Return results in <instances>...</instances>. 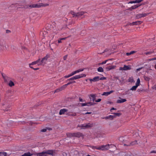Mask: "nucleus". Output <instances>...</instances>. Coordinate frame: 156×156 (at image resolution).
<instances>
[{
	"label": "nucleus",
	"mask_w": 156,
	"mask_h": 156,
	"mask_svg": "<svg viewBox=\"0 0 156 156\" xmlns=\"http://www.w3.org/2000/svg\"><path fill=\"white\" fill-rule=\"evenodd\" d=\"M140 5H134L133 6H132V8H133V9H136V8H137L139 6H140Z\"/></svg>",
	"instance_id": "37998d69"
},
{
	"label": "nucleus",
	"mask_w": 156,
	"mask_h": 156,
	"mask_svg": "<svg viewBox=\"0 0 156 156\" xmlns=\"http://www.w3.org/2000/svg\"><path fill=\"white\" fill-rule=\"evenodd\" d=\"M151 68V66L150 67H149V68L147 70V71L146 72L147 73H148L149 72V71L150 70H152V69Z\"/></svg>",
	"instance_id": "8fccbe9b"
},
{
	"label": "nucleus",
	"mask_w": 156,
	"mask_h": 156,
	"mask_svg": "<svg viewBox=\"0 0 156 156\" xmlns=\"http://www.w3.org/2000/svg\"><path fill=\"white\" fill-rule=\"evenodd\" d=\"M67 38L66 37H64V38H60V40L62 41L63 40H65Z\"/></svg>",
	"instance_id": "69168bd1"
},
{
	"label": "nucleus",
	"mask_w": 156,
	"mask_h": 156,
	"mask_svg": "<svg viewBox=\"0 0 156 156\" xmlns=\"http://www.w3.org/2000/svg\"><path fill=\"white\" fill-rule=\"evenodd\" d=\"M135 1L136 3H139L143 1V0H136Z\"/></svg>",
	"instance_id": "09e8293b"
},
{
	"label": "nucleus",
	"mask_w": 156,
	"mask_h": 156,
	"mask_svg": "<svg viewBox=\"0 0 156 156\" xmlns=\"http://www.w3.org/2000/svg\"><path fill=\"white\" fill-rule=\"evenodd\" d=\"M67 55H66L64 56L63 57V59L64 60H66L67 58Z\"/></svg>",
	"instance_id": "bf43d9fd"
},
{
	"label": "nucleus",
	"mask_w": 156,
	"mask_h": 156,
	"mask_svg": "<svg viewBox=\"0 0 156 156\" xmlns=\"http://www.w3.org/2000/svg\"><path fill=\"white\" fill-rule=\"evenodd\" d=\"M83 69H79L78 70H76L75 71L76 73H79V72L83 71Z\"/></svg>",
	"instance_id": "49530a36"
},
{
	"label": "nucleus",
	"mask_w": 156,
	"mask_h": 156,
	"mask_svg": "<svg viewBox=\"0 0 156 156\" xmlns=\"http://www.w3.org/2000/svg\"><path fill=\"white\" fill-rule=\"evenodd\" d=\"M136 3L135 1H131L130 2H128V4H130V3L132 4V3Z\"/></svg>",
	"instance_id": "603ef678"
},
{
	"label": "nucleus",
	"mask_w": 156,
	"mask_h": 156,
	"mask_svg": "<svg viewBox=\"0 0 156 156\" xmlns=\"http://www.w3.org/2000/svg\"><path fill=\"white\" fill-rule=\"evenodd\" d=\"M98 71L99 72H103L104 71L103 68L101 67H100L98 69Z\"/></svg>",
	"instance_id": "72a5a7b5"
},
{
	"label": "nucleus",
	"mask_w": 156,
	"mask_h": 156,
	"mask_svg": "<svg viewBox=\"0 0 156 156\" xmlns=\"http://www.w3.org/2000/svg\"><path fill=\"white\" fill-rule=\"evenodd\" d=\"M120 99L118 100L116 102L118 103H122L126 101V100L125 99H122L120 97L119 98Z\"/></svg>",
	"instance_id": "2eb2a0df"
},
{
	"label": "nucleus",
	"mask_w": 156,
	"mask_h": 156,
	"mask_svg": "<svg viewBox=\"0 0 156 156\" xmlns=\"http://www.w3.org/2000/svg\"><path fill=\"white\" fill-rule=\"evenodd\" d=\"M101 101V99L99 98V99H98L97 100H95V102H98Z\"/></svg>",
	"instance_id": "13d9d810"
},
{
	"label": "nucleus",
	"mask_w": 156,
	"mask_h": 156,
	"mask_svg": "<svg viewBox=\"0 0 156 156\" xmlns=\"http://www.w3.org/2000/svg\"><path fill=\"white\" fill-rule=\"evenodd\" d=\"M151 125V122H148L147 124V126H149V127H150Z\"/></svg>",
	"instance_id": "0e129e2a"
},
{
	"label": "nucleus",
	"mask_w": 156,
	"mask_h": 156,
	"mask_svg": "<svg viewBox=\"0 0 156 156\" xmlns=\"http://www.w3.org/2000/svg\"><path fill=\"white\" fill-rule=\"evenodd\" d=\"M113 59L112 58H111V59H108V60H105L102 63H101V64H106L107 63V62L109 61H110L111 60H113Z\"/></svg>",
	"instance_id": "f704fd0d"
},
{
	"label": "nucleus",
	"mask_w": 156,
	"mask_h": 156,
	"mask_svg": "<svg viewBox=\"0 0 156 156\" xmlns=\"http://www.w3.org/2000/svg\"><path fill=\"white\" fill-rule=\"evenodd\" d=\"M131 83H134L135 82L134 80L133 77L129 78L128 80Z\"/></svg>",
	"instance_id": "4c0bfd02"
},
{
	"label": "nucleus",
	"mask_w": 156,
	"mask_h": 156,
	"mask_svg": "<svg viewBox=\"0 0 156 156\" xmlns=\"http://www.w3.org/2000/svg\"><path fill=\"white\" fill-rule=\"evenodd\" d=\"M70 83H68L67 84H65L58 89H57L55 90V92H58L60 91H62V90L65 89L68 85H69Z\"/></svg>",
	"instance_id": "423d86ee"
},
{
	"label": "nucleus",
	"mask_w": 156,
	"mask_h": 156,
	"mask_svg": "<svg viewBox=\"0 0 156 156\" xmlns=\"http://www.w3.org/2000/svg\"><path fill=\"white\" fill-rule=\"evenodd\" d=\"M33 8H39L41 7H45L49 5L48 4L41 3L40 4H32Z\"/></svg>",
	"instance_id": "7ed1b4c3"
},
{
	"label": "nucleus",
	"mask_w": 156,
	"mask_h": 156,
	"mask_svg": "<svg viewBox=\"0 0 156 156\" xmlns=\"http://www.w3.org/2000/svg\"><path fill=\"white\" fill-rule=\"evenodd\" d=\"M144 79L147 81H149V80H150V78L149 77H148L147 76H144Z\"/></svg>",
	"instance_id": "a19ab883"
},
{
	"label": "nucleus",
	"mask_w": 156,
	"mask_h": 156,
	"mask_svg": "<svg viewBox=\"0 0 156 156\" xmlns=\"http://www.w3.org/2000/svg\"><path fill=\"white\" fill-rule=\"evenodd\" d=\"M4 46L3 43L2 42H0V51L2 50L4 48Z\"/></svg>",
	"instance_id": "7c9ffc66"
},
{
	"label": "nucleus",
	"mask_w": 156,
	"mask_h": 156,
	"mask_svg": "<svg viewBox=\"0 0 156 156\" xmlns=\"http://www.w3.org/2000/svg\"><path fill=\"white\" fill-rule=\"evenodd\" d=\"M68 109L65 108H63V109H61L60 110L59 114L60 115H62V114H65V112L68 111Z\"/></svg>",
	"instance_id": "dca6fc26"
},
{
	"label": "nucleus",
	"mask_w": 156,
	"mask_h": 156,
	"mask_svg": "<svg viewBox=\"0 0 156 156\" xmlns=\"http://www.w3.org/2000/svg\"><path fill=\"white\" fill-rule=\"evenodd\" d=\"M33 154H31L30 152H28L25 153L22 156H31Z\"/></svg>",
	"instance_id": "393cba45"
},
{
	"label": "nucleus",
	"mask_w": 156,
	"mask_h": 156,
	"mask_svg": "<svg viewBox=\"0 0 156 156\" xmlns=\"http://www.w3.org/2000/svg\"><path fill=\"white\" fill-rule=\"evenodd\" d=\"M50 57L49 54H47L43 58L41 61L40 63L38 65L44 66L45 64L48 59Z\"/></svg>",
	"instance_id": "f03ea898"
},
{
	"label": "nucleus",
	"mask_w": 156,
	"mask_h": 156,
	"mask_svg": "<svg viewBox=\"0 0 156 156\" xmlns=\"http://www.w3.org/2000/svg\"><path fill=\"white\" fill-rule=\"evenodd\" d=\"M71 136L76 137H80V136L83 137V134L80 132H78L76 133H73L71 134Z\"/></svg>",
	"instance_id": "9d476101"
},
{
	"label": "nucleus",
	"mask_w": 156,
	"mask_h": 156,
	"mask_svg": "<svg viewBox=\"0 0 156 156\" xmlns=\"http://www.w3.org/2000/svg\"><path fill=\"white\" fill-rule=\"evenodd\" d=\"M37 63V62L36 61L33 62L32 63H30L29 65V66H31V65H33L34 64H36Z\"/></svg>",
	"instance_id": "a18cd8bd"
},
{
	"label": "nucleus",
	"mask_w": 156,
	"mask_h": 156,
	"mask_svg": "<svg viewBox=\"0 0 156 156\" xmlns=\"http://www.w3.org/2000/svg\"><path fill=\"white\" fill-rule=\"evenodd\" d=\"M153 89L156 90V85H155L153 87Z\"/></svg>",
	"instance_id": "774afa93"
},
{
	"label": "nucleus",
	"mask_w": 156,
	"mask_h": 156,
	"mask_svg": "<svg viewBox=\"0 0 156 156\" xmlns=\"http://www.w3.org/2000/svg\"><path fill=\"white\" fill-rule=\"evenodd\" d=\"M93 124H91L90 123H88L87 124H82L79 126L81 127V128H82L83 127H84L85 128H88L93 127Z\"/></svg>",
	"instance_id": "39448f33"
},
{
	"label": "nucleus",
	"mask_w": 156,
	"mask_h": 156,
	"mask_svg": "<svg viewBox=\"0 0 156 156\" xmlns=\"http://www.w3.org/2000/svg\"><path fill=\"white\" fill-rule=\"evenodd\" d=\"M151 13H141V14H137L136 16V19H139L140 18H141V17H145L147 15H148V14H150Z\"/></svg>",
	"instance_id": "0eeeda50"
},
{
	"label": "nucleus",
	"mask_w": 156,
	"mask_h": 156,
	"mask_svg": "<svg viewBox=\"0 0 156 156\" xmlns=\"http://www.w3.org/2000/svg\"><path fill=\"white\" fill-rule=\"evenodd\" d=\"M110 145L108 144L105 145H102L100 146V148H98L99 150H105L108 149L110 148Z\"/></svg>",
	"instance_id": "6e6552de"
},
{
	"label": "nucleus",
	"mask_w": 156,
	"mask_h": 156,
	"mask_svg": "<svg viewBox=\"0 0 156 156\" xmlns=\"http://www.w3.org/2000/svg\"><path fill=\"white\" fill-rule=\"evenodd\" d=\"M89 80L90 82H96L98 81L99 80V77L97 76L95 77L93 79H90Z\"/></svg>",
	"instance_id": "ddd939ff"
},
{
	"label": "nucleus",
	"mask_w": 156,
	"mask_h": 156,
	"mask_svg": "<svg viewBox=\"0 0 156 156\" xmlns=\"http://www.w3.org/2000/svg\"><path fill=\"white\" fill-rule=\"evenodd\" d=\"M116 67L115 66H110L109 67H106L105 69L107 71H109L110 70L114 69Z\"/></svg>",
	"instance_id": "a211bd4d"
},
{
	"label": "nucleus",
	"mask_w": 156,
	"mask_h": 156,
	"mask_svg": "<svg viewBox=\"0 0 156 156\" xmlns=\"http://www.w3.org/2000/svg\"><path fill=\"white\" fill-rule=\"evenodd\" d=\"M81 106H85L87 105V103H81Z\"/></svg>",
	"instance_id": "864d4df0"
},
{
	"label": "nucleus",
	"mask_w": 156,
	"mask_h": 156,
	"mask_svg": "<svg viewBox=\"0 0 156 156\" xmlns=\"http://www.w3.org/2000/svg\"><path fill=\"white\" fill-rule=\"evenodd\" d=\"M45 153L46 154H48L51 155H53L54 151L53 150H50L45 151Z\"/></svg>",
	"instance_id": "f3484780"
},
{
	"label": "nucleus",
	"mask_w": 156,
	"mask_h": 156,
	"mask_svg": "<svg viewBox=\"0 0 156 156\" xmlns=\"http://www.w3.org/2000/svg\"><path fill=\"white\" fill-rule=\"evenodd\" d=\"M114 118L113 115H110L108 116H107L105 117V118L106 119H109L110 120H112Z\"/></svg>",
	"instance_id": "412c9836"
},
{
	"label": "nucleus",
	"mask_w": 156,
	"mask_h": 156,
	"mask_svg": "<svg viewBox=\"0 0 156 156\" xmlns=\"http://www.w3.org/2000/svg\"><path fill=\"white\" fill-rule=\"evenodd\" d=\"M86 75L84 74H81V75H77L76 76H73L70 79H68L67 81H70V80H76L80 78H81L82 77H83V76H85Z\"/></svg>",
	"instance_id": "20e7f679"
},
{
	"label": "nucleus",
	"mask_w": 156,
	"mask_h": 156,
	"mask_svg": "<svg viewBox=\"0 0 156 156\" xmlns=\"http://www.w3.org/2000/svg\"><path fill=\"white\" fill-rule=\"evenodd\" d=\"M19 2H15V3H12L11 5H10L9 7H13V6H15L17 8V6H19Z\"/></svg>",
	"instance_id": "aec40b11"
},
{
	"label": "nucleus",
	"mask_w": 156,
	"mask_h": 156,
	"mask_svg": "<svg viewBox=\"0 0 156 156\" xmlns=\"http://www.w3.org/2000/svg\"><path fill=\"white\" fill-rule=\"evenodd\" d=\"M70 76H71L70 75V74H69V75H67V76H64V77L65 78H68L69 77H70Z\"/></svg>",
	"instance_id": "052dcab7"
},
{
	"label": "nucleus",
	"mask_w": 156,
	"mask_h": 156,
	"mask_svg": "<svg viewBox=\"0 0 156 156\" xmlns=\"http://www.w3.org/2000/svg\"><path fill=\"white\" fill-rule=\"evenodd\" d=\"M90 147H91L93 149H96L97 150H99V149L98 148H100V147H97L96 146H90Z\"/></svg>",
	"instance_id": "79ce46f5"
},
{
	"label": "nucleus",
	"mask_w": 156,
	"mask_h": 156,
	"mask_svg": "<svg viewBox=\"0 0 156 156\" xmlns=\"http://www.w3.org/2000/svg\"><path fill=\"white\" fill-rule=\"evenodd\" d=\"M124 70H130L131 69V68L130 67V66H126V65H124Z\"/></svg>",
	"instance_id": "4be33fe9"
},
{
	"label": "nucleus",
	"mask_w": 156,
	"mask_h": 156,
	"mask_svg": "<svg viewBox=\"0 0 156 156\" xmlns=\"http://www.w3.org/2000/svg\"><path fill=\"white\" fill-rule=\"evenodd\" d=\"M8 85L10 87H12L14 85V84L12 81L11 80H10Z\"/></svg>",
	"instance_id": "c756f323"
},
{
	"label": "nucleus",
	"mask_w": 156,
	"mask_h": 156,
	"mask_svg": "<svg viewBox=\"0 0 156 156\" xmlns=\"http://www.w3.org/2000/svg\"><path fill=\"white\" fill-rule=\"evenodd\" d=\"M48 33V32L47 31H45V30H43L41 32V34L44 36L46 35Z\"/></svg>",
	"instance_id": "a878e982"
},
{
	"label": "nucleus",
	"mask_w": 156,
	"mask_h": 156,
	"mask_svg": "<svg viewBox=\"0 0 156 156\" xmlns=\"http://www.w3.org/2000/svg\"><path fill=\"white\" fill-rule=\"evenodd\" d=\"M27 4L26 3L23 2L21 5H20V6L17 7L16 9L17 10L20 9H27Z\"/></svg>",
	"instance_id": "1a4fd4ad"
},
{
	"label": "nucleus",
	"mask_w": 156,
	"mask_h": 156,
	"mask_svg": "<svg viewBox=\"0 0 156 156\" xmlns=\"http://www.w3.org/2000/svg\"><path fill=\"white\" fill-rule=\"evenodd\" d=\"M29 66L30 68L34 69L35 70H38L39 69V68H34L33 66Z\"/></svg>",
	"instance_id": "de8ad7c7"
},
{
	"label": "nucleus",
	"mask_w": 156,
	"mask_h": 156,
	"mask_svg": "<svg viewBox=\"0 0 156 156\" xmlns=\"http://www.w3.org/2000/svg\"><path fill=\"white\" fill-rule=\"evenodd\" d=\"M90 96L92 98H91L90 97V101H94L96 99V95L95 94H90Z\"/></svg>",
	"instance_id": "4468645a"
},
{
	"label": "nucleus",
	"mask_w": 156,
	"mask_h": 156,
	"mask_svg": "<svg viewBox=\"0 0 156 156\" xmlns=\"http://www.w3.org/2000/svg\"><path fill=\"white\" fill-rule=\"evenodd\" d=\"M112 114L113 115L114 118H115L117 116H120L122 115V114L120 113H112Z\"/></svg>",
	"instance_id": "b1692460"
},
{
	"label": "nucleus",
	"mask_w": 156,
	"mask_h": 156,
	"mask_svg": "<svg viewBox=\"0 0 156 156\" xmlns=\"http://www.w3.org/2000/svg\"><path fill=\"white\" fill-rule=\"evenodd\" d=\"M106 79V78L105 77H101V78H99V80H103Z\"/></svg>",
	"instance_id": "5fc2aeb1"
},
{
	"label": "nucleus",
	"mask_w": 156,
	"mask_h": 156,
	"mask_svg": "<svg viewBox=\"0 0 156 156\" xmlns=\"http://www.w3.org/2000/svg\"><path fill=\"white\" fill-rule=\"evenodd\" d=\"M74 156H79V153L77 151H74Z\"/></svg>",
	"instance_id": "ea45409f"
},
{
	"label": "nucleus",
	"mask_w": 156,
	"mask_h": 156,
	"mask_svg": "<svg viewBox=\"0 0 156 156\" xmlns=\"http://www.w3.org/2000/svg\"><path fill=\"white\" fill-rule=\"evenodd\" d=\"M142 68H143V67H142L141 68H139L138 69H136V71H139L140 69H141Z\"/></svg>",
	"instance_id": "e2e57ef3"
},
{
	"label": "nucleus",
	"mask_w": 156,
	"mask_h": 156,
	"mask_svg": "<svg viewBox=\"0 0 156 156\" xmlns=\"http://www.w3.org/2000/svg\"><path fill=\"white\" fill-rule=\"evenodd\" d=\"M7 155V153L6 152H0V156H5Z\"/></svg>",
	"instance_id": "bb28decb"
},
{
	"label": "nucleus",
	"mask_w": 156,
	"mask_h": 156,
	"mask_svg": "<svg viewBox=\"0 0 156 156\" xmlns=\"http://www.w3.org/2000/svg\"><path fill=\"white\" fill-rule=\"evenodd\" d=\"M138 86L136 85L133 86L130 89V90H135Z\"/></svg>",
	"instance_id": "473e14b6"
},
{
	"label": "nucleus",
	"mask_w": 156,
	"mask_h": 156,
	"mask_svg": "<svg viewBox=\"0 0 156 156\" xmlns=\"http://www.w3.org/2000/svg\"><path fill=\"white\" fill-rule=\"evenodd\" d=\"M85 13H86V12H80L77 13L73 11H71V13L73 15V17H79L83 15Z\"/></svg>",
	"instance_id": "f257e3e1"
},
{
	"label": "nucleus",
	"mask_w": 156,
	"mask_h": 156,
	"mask_svg": "<svg viewBox=\"0 0 156 156\" xmlns=\"http://www.w3.org/2000/svg\"><path fill=\"white\" fill-rule=\"evenodd\" d=\"M68 115L70 116H75L76 115V113H74L73 114L69 113Z\"/></svg>",
	"instance_id": "c03bdc74"
},
{
	"label": "nucleus",
	"mask_w": 156,
	"mask_h": 156,
	"mask_svg": "<svg viewBox=\"0 0 156 156\" xmlns=\"http://www.w3.org/2000/svg\"><path fill=\"white\" fill-rule=\"evenodd\" d=\"M76 73V72L75 71H74L71 74H70V75H71V76L74 75Z\"/></svg>",
	"instance_id": "4d7b16f0"
},
{
	"label": "nucleus",
	"mask_w": 156,
	"mask_h": 156,
	"mask_svg": "<svg viewBox=\"0 0 156 156\" xmlns=\"http://www.w3.org/2000/svg\"><path fill=\"white\" fill-rule=\"evenodd\" d=\"M136 52L135 51H132L129 53H127L126 55L127 56H129L132 54H133Z\"/></svg>",
	"instance_id": "e433bc0d"
},
{
	"label": "nucleus",
	"mask_w": 156,
	"mask_h": 156,
	"mask_svg": "<svg viewBox=\"0 0 156 156\" xmlns=\"http://www.w3.org/2000/svg\"><path fill=\"white\" fill-rule=\"evenodd\" d=\"M140 83V80L139 78H138L136 82V85L138 86Z\"/></svg>",
	"instance_id": "c9c22d12"
},
{
	"label": "nucleus",
	"mask_w": 156,
	"mask_h": 156,
	"mask_svg": "<svg viewBox=\"0 0 156 156\" xmlns=\"http://www.w3.org/2000/svg\"><path fill=\"white\" fill-rule=\"evenodd\" d=\"M36 155L37 156H47L46 154L45 151H43L41 153H37L34 154Z\"/></svg>",
	"instance_id": "f8f14e48"
},
{
	"label": "nucleus",
	"mask_w": 156,
	"mask_h": 156,
	"mask_svg": "<svg viewBox=\"0 0 156 156\" xmlns=\"http://www.w3.org/2000/svg\"><path fill=\"white\" fill-rule=\"evenodd\" d=\"M130 144V143H129L127 144H124V145L127 146H131V145H129Z\"/></svg>",
	"instance_id": "6e6d98bb"
},
{
	"label": "nucleus",
	"mask_w": 156,
	"mask_h": 156,
	"mask_svg": "<svg viewBox=\"0 0 156 156\" xmlns=\"http://www.w3.org/2000/svg\"><path fill=\"white\" fill-rule=\"evenodd\" d=\"M27 9H30L33 8L32 4H30V5H27Z\"/></svg>",
	"instance_id": "58836bf2"
},
{
	"label": "nucleus",
	"mask_w": 156,
	"mask_h": 156,
	"mask_svg": "<svg viewBox=\"0 0 156 156\" xmlns=\"http://www.w3.org/2000/svg\"><path fill=\"white\" fill-rule=\"evenodd\" d=\"M156 153V151H152L150 152V153Z\"/></svg>",
	"instance_id": "680f3d73"
},
{
	"label": "nucleus",
	"mask_w": 156,
	"mask_h": 156,
	"mask_svg": "<svg viewBox=\"0 0 156 156\" xmlns=\"http://www.w3.org/2000/svg\"><path fill=\"white\" fill-rule=\"evenodd\" d=\"M154 50L151 51H149L148 52H146L144 53L146 55H151L152 53H153L154 52Z\"/></svg>",
	"instance_id": "cd10ccee"
},
{
	"label": "nucleus",
	"mask_w": 156,
	"mask_h": 156,
	"mask_svg": "<svg viewBox=\"0 0 156 156\" xmlns=\"http://www.w3.org/2000/svg\"><path fill=\"white\" fill-rule=\"evenodd\" d=\"M46 131H47V129H42L41 130V132H46Z\"/></svg>",
	"instance_id": "3c124183"
},
{
	"label": "nucleus",
	"mask_w": 156,
	"mask_h": 156,
	"mask_svg": "<svg viewBox=\"0 0 156 156\" xmlns=\"http://www.w3.org/2000/svg\"><path fill=\"white\" fill-rule=\"evenodd\" d=\"M142 22L140 21H137L135 22H133L132 23H129L128 25H138L140 24Z\"/></svg>",
	"instance_id": "9b49d317"
},
{
	"label": "nucleus",
	"mask_w": 156,
	"mask_h": 156,
	"mask_svg": "<svg viewBox=\"0 0 156 156\" xmlns=\"http://www.w3.org/2000/svg\"><path fill=\"white\" fill-rule=\"evenodd\" d=\"M11 32L9 30H6V33H9Z\"/></svg>",
	"instance_id": "338daca9"
},
{
	"label": "nucleus",
	"mask_w": 156,
	"mask_h": 156,
	"mask_svg": "<svg viewBox=\"0 0 156 156\" xmlns=\"http://www.w3.org/2000/svg\"><path fill=\"white\" fill-rule=\"evenodd\" d=\"M137 144V141L135 140L131 142L129 145H134Z\"/></svg>",
	"instance_id": "2f4dec72"
},
{
	"label": "nucleus",
	"mask_w": 156,
	"mask_h": 156,
	"mask_svg": "<svg viewBox=\"0 0 156 156\" xmlns=\"http://www.w3.org/2000/svg\"><path fill=\"white\" fill-rule=\"evenodd\" d=\"M113 92L114 91L113 90H111L109 92H104L102 94V95L103 96H107L112 93H113Z\"/></svg>",
	"instance_id": "6ab92c4d"
},
{
	"label": "nucleus",
	"mask_w": 156,
	"mask_h": 156,
	"mask_svg": "<svg viewBox=\"0 0 156 156\" xmlns=\"http://www.w3.org/2000/svg\"><path fill=\"white\" fill-rule=\"evenodd\" d=\"M2 75L3 78L4 79V81L5 82H7L8 77L6 76H5V75H4L3 73H2Z\"/></svg>",
	"instance_id": "5701e85b"
},
{
	"label": "nucleus",
	"mask_w": 156,
	"mask_h": 156,
	"mask_svg": "<svg viewBox=\"0 0 156 156\" xmlns=\"http://www.w3.org/2000/svg\"><path fill=\"white\" fill-rule=\"evenodd\" d=\"M87 106H91V105H94L96 104L97 103H94L92 102H89L87 103Z\"/></svg>",
	"instance_id": "c85d7f7f"
}]
</instances>
